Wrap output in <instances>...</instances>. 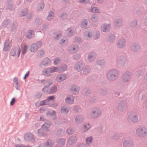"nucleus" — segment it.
I'll list each match as a JSON object with an SVG mask.
<instances>
[{
  "label": "nucleus",
  "mask_w": 147,
  "mask_h": 147,
  "mask_svg": "<svg viewBox=\"0 0 147 147\" xmlns=\"http://www.w3.org/2000/svg\"><path fill=\"white\" fill-rule=\"evenodd\" d=\"M50 123L49 122L44 124L42 125V128L38 131V135L39 136H44V134L42 133V132H45L47 131V129L50 127Z\"/></svg>",
  "instance_id": "nucleus-1"
},
{
  "label": "nucleus",
  "mask_w": 147,
  "mask_h": 147,
  "mask_svg": "<svg viewBox=\"0 0 147 147\" xmlns=\"http://www.w3.org/2000/svg\"><path fill=\"white\" fill-rule=\"evenodd\" d=\"M137 134L141 136H145L147 135V129L145 127H140L136 130Z\"/></svg>",
  "instance_id": "nucleus-2"
},
{
  "label": "nucleus",
  "mask_w": 147,
  "mask_h": 147,
  "mask_svg": "<svg viewBox=\"0 0 147 147\" xmlns=\"http://www.w3.org/2000/svg\"><path fill=\"white\" fill-rule=\"evenodd\" d=\"M20 49L19 47L14 48L11 51L10 54L11 55L13 56H16L18 58L20 53Z\"/></svg>",
  "instance_id": "nucleus-3"
},
{
  "label": "nucleus",
  "mask_w": 147,
  "mask_h": 147,
  "mask_svg": "<svg viewBox=\"0 0 147 147\" xmlns=\"http://www.w3.org/2000/svg\"><path fill=\"white\" fill-rule=\"evenodd\" d=\"M42 45V43L41 42H37L36 44H32L31 47L30 51L31 52H34L36 51L38 47H41Z\"/></svg>",
  "instance_id": "nucleus-4"
},
{
  "label": "nucleus",
  "mask_w": 147,
  "mask_h": 147,
  "mask_svg": "<svg viewBox=\"0 0 147 147\" xmlns=\"http://www.w3.org/2000/svg\"><path fill=\"white\" fill-rule=\"evenodd\" d=\"M47 89V87L46 86H45L42 89V92L46 94L53 93L56 92L57 90V88L56 86L52 87L49 90V91H45V89Z\"/></svg>",
  "instance_id": "nucleus-5"
},
{
  "label": "nucleus",
  "mask_w": 147,
  "mask_h": 147,
  "mask_svg": "<svg viewBox=\"0 0 147 147\" xmlns=\"http://www.w3.org/2000/svg\"><path fill=\"white\" fill-rule=\"evenodd\" d=\"M100 113L101 112L100 110L96 109L92 110L90 114L92 117H96L99 115Z\"/></svg>",
  "instance_id": "nucleus-6"
},
{
  "label": "nucleus",
  "mask_w": 147,
  "mask_h": 147,
  "mask_svg": "<svg viewBox=\"0 0 147 147\" xmlns=\"http://www.w3.org/2000/svg\"><path fill=\"white\" fill-rule=\"evenodd\" d=\"M117 74L116 71H111L108 74V78L110 80H113L116 78Z\"/></svg>",
  "instance_id": "nucleus-7"
},
{
  "label": "nucleus",
  "mask_w": 147,
  "mask_h": 147,
  "mask_svg": "<svg viewBox=\"0 0 147 147\" xmlns=\"http://www.w3.org/2000/svg\"><path fill=\"white\" fill-rule=\"evenodd\" d=\"M129 118L130 120L133 122H135L138 120V117L134 113H131L129 115Z\"/></svg>",
  "instance_id": "nucleus-8"
},
{
  "label": "nucleus",
  "mask_w": 147,
  "mask_h": 147,
  "mask_svg": "<svg viewBox=\"0 0 147 147\" xmlns=\"http://www.w3.org/2000/svg\"><path fill=\"white\" fill-rule=\"evenodd\" d=\"M66 78V76L65 74H61L58 75L56 78V80L58 82H61L65 80Z\"/></svg>",
  "instance_id": "nucleus-9"
},
{
  "label": "nucleus",
  "mask_w": 147,
  "mask_h": 147,
  "mask_svg": "<svg viewBox=\"0 0 147 147\" xmlns=\"http://www.w3.org/2000/svg\"><path fill=\"white\" fill-rule=\"evenodd\" d=\"M74 97L72 96H67L65 99V102L67 103L71 104L73 103L74 101Z\"/></svg>",
  "instance_id": "nucleus-10"
},
{
  "label": "nucleus",
  "mask_w": 147,
  "mask_h": 147,
  "mask_svg": "<svg viewBox=\"0 0 147 147\" xmlns=\"http://www.w3.org/2000/svg\"><path fill=\"white\" fill-rule=\"evenodd\" d=\"M131 73L129 72H127L123 76V81L125 82L130 80Z\"/></svg>",
  "instance_id": "nucleus-11"
},
{
  "label": "nucleus",
  "mask_w": 147,
  "mask_h": 147,
  "mask_svg": "<svg viewBox=\"0 0 147 147\" xmlns=\"http://www.w3.org/2000/svg\"><path fill=\"white\" fill-rule=\"evenodd\" d=\"M11 46V43L8 40L6 41L4 47V50L5 51H6L9 50Z\"/></svg>",
  "instance_id": "nucleus-12"
},
{
  "label": "nucleus",
  "mask_w": 147,
  "mask_h": 147,
  "mask_svg": "<svg viewBox=\"0 0 147 147\" xmlns=\"http://www.w3.org/2000/svg\"><path fill=\"white\" fill-rule=\"evenodd\" d=\"M25 137V139L27 140L33 141H34V136L31 134H26Z\"/></svg>",
  "instance_id": "nucleus-13"
},
{
  "label": "nucleus",
  "mask_w": 147,
  "mask_h": 147,
  "mask_svg": "<svg viewBox=\"0 0 147 147\" xmlns=\"http://www.w3.org/2000/svg\"><path fill=\"white\" fill-rule=\"evenodd\" d=\"M102 30L104 32H106L108 31L110 28V25L109 24L103 25L102 27Z\"/></svg>",
  "instance_id": "nucleus-14"
},
{
  "label": "nucleus",
  "mask_w": 147,
  "mask_h": 147,
  "mask_svg": "<svg viewBox=\"0 0 147 147\" xmlns=\"http://www.w3.org/2000/svg\"><path fill=\"white\" fill-rule=\"evenodd\" d=\"M41 83L45 85V86H49L52 84V82L51 80H43L41 81Z\"/></svg>",
  "instance_id": "nucleus-15"
},
{
  "label": "nucleus",
  "mask_w": 147,
  "mask_h": 147,
  "mask_svg": "<svg viewBox=\"0 0 147 147\" xmlns=\"http://www.w3.org/2000/svg\"><path fill=\"white\" fill-rule=\"evenodd\" d=\"M69 111V108L65 106L63 107L61 109V112L63 114H67Z\"/></svg>",
  "instance_id": "nucleus-16"
},
{
  "label": "nucleus",
  "mask_w": 147,
  "mask_h": 147,
  "mask_svg": "<svg viewBox=\"0 0 147 147\" xmlns=\"http://www.w3.org/2000/svg\"><path fill=\"white\" fill-rule=\"evenodd\" d=\"M131 144V142L130 140H127L123 143V146L124 147H130Z\"/></svg>",
  "instance_id": "nucleus-17"
},
{
  "label": "nucleus",
  "mask_w": 147,
  "mask_h": 147,
  "mask_svg": "<svg viewBox=\"0 0 147 147\" xmlns=\"http://www.w3.org/2000/svg\"><path fill=\"white\" fill-rule=\"evenodd\" d=\"M51 73V68H48L45 69L43 72V74L46 76H49Z\"/></svg>",
  "instance_id": "nucleus-18"
},
{
  "label": "nucleus",
  "mask_w": 147,
  "mask_h": 147,
  "mask_svg": "<svg viewBox=\"0 0 147 147\" xmlns=\"http://www.w3.org/2000/svg\"><path fill=\"white\" fill-rule=\"evenodd\" d=\"M21 48L22 49V53L24 55L28 47L25 45H22Z\"/></svg>",
  "instance_id": "nucleus-19"
},
{
  "label": "nucleus",
  "mask_w": 147,
  "mask_h": 147,
  "mask_svg": "<svg viewBox=\"0 0 147 147\" xmlns=\"http://www.w3.org/2000/svg\"><path fill=\"white\" fill-rule=\"evenodd\" d=\"M34 31L33 30H30L27 33L26 36L27 38H31L33 35Z\"/></svg>",
  "instance_id": "nucleus-20"
},
{
  "label": "nucleus",
  "mask_w": 147,
  "mask_h": 147,
  "mask_svg": "<svg viewBox=\"0 0 147 147\" xmlns=\"http://www.w3.org/2000/svg\"><path fill=\"white\" fill-rule=\"evenodd\" d=\"M83 117L81 116H78L76 119V121L77 123H79L82 121L83 120Z\"/></svg>",
  "instance_id": "nucleus-21"
},
{
  "label": "nucleus",
  "mask_w": 147,
  "mask_h": 147,
  "mask_svg": "<svg viewBox=\"0 0 147 147\" xmlns=\"http://www.w3.org/2000/svg\"><path fill=\"white\" fill-rule=\"evenodd\" d=\"M71 90L72 93L74 94H76L79 91L78 89L74 86L71 87Z\"/></svg>",
  "instance_id": "nucleus-22"
},
{
  "label": "nucleus",
  "mask_w": 147,
  "mask_h": 147,
  "mask_svg": "<svg viewBox=\"0 0 147 147\" xmlns=\"http://www.w3.org/2000/svg\"><path fill=\"white\" fill-rule=\"evenodd\" d=\"M85 34L86 38L87 39L90 38L92 36V33L88 32H86Z\"/></svg>",
  "instance_id": "nucleus-23"
},
{
  "label": "nucleus",
  "mask_w": 147,
  "mask_h": 147,
  "mask_svg": "<svg viewBox=\"0 0 147 147\" xmlns=\"http://www.w3.org/2000/svg\"><path fill=\"white\" fill-rule=\"evenodd\" d=\"M76 140V138L75 137H71L68 140V142L69 144H71L74 143Z\"/></svg>",
  "instance_id": "nucleus-24"
},
{
  "label": "nucleus",
  "mask_w": 147,
  "mask_h": 147,
  "mask_svg": "<svg viewBox=\"0 0 147 147\" xmlns=\"http://www.w3.org/2000/svg\"><path fill=\"white\" fill-rule=\"evenodd\" d=\"M53 142L51 140H48L46 143V145L47 147H51L53 145Z\"/></svg>",
  "instance_id": "nucleus-25"
},
{
  "label": "nucleus",
  "mask_w": 147,
  "mask_h": 147,
  "mask_svg": "<svg viewBox=\"0 0 147 147\" xmlns=\"http://www.w3.org/2000/svg\"><path fill=\"white\" fill-rule=\"evenodd\" d=\"M50 62L51 61L49 59L46 58L43 60V64L44 65H46L50 63Z\"/></svg>",
  "instance_id": "nucleus-26"
},
{
  "label": "nucleus",
  "mask_w": 147,
  "mask_h": 147,
  "mask_svg": "<svg viewBox=\"0 0 147 147\" xmlns=\"http://www.w3.org/2000/svg\"><path fill=\"white\" fill-rule=\"evenodd\" d=\"M53 17V13L52 11L49 12V15L47 17V19L49 20L52 19Z\"/></svg>",
  "instance_id": "nucleus-27"
},
{
  "label": "nucleus",
  "mask_w": 147,
  "mask_h": 147,
  "mask_svg": "<svg viewBox=\"0 0 147 147\" xmlns=\"http://www.w3.org/2000/svg\"><path fill=\"white\" fill-rule=\"evenodd\" d=\"M55 112L54 111H48L46 113L47 116H52L55 115Z\"/></svg>",
  "instance_id": "nucleus-28"
},
{
  "label": "nucleus",
  "mask_w": 147,
  "mask_h": 147,
  "mask_svg": "<svg viewBox=\"0 0 147 147\" xmlns=\"http://www.w3.org/2000/svg\"><path fill=\"white\" fill-rule=\"evenodd\" d=\"M91 20L93 22H95L97 21V17L96 15L94 14L92 16L91 18Z\"/></svg>",
  "instance_id": "nucleus-29"
},
{
  "label": "nucleus",
  "mask_w": 147,
  "mask_h": 147,
  "mask_svg": "<svg viewBox=\"0 0 147 147\" xmlns=\"http://www.w3.org/2000/svg\"><path fill=\"white\" fill-rule=\"evenodd\" d=\"M90 11L93 12L98 13L99 10L98 8L95 7L91 8L90 9Z\"/></svg>",
  "instance_id": "nucleus-30"
},
{
  "label": "nucleus",
  "mask_w": 147,
  "mask_h": 147,
  "mask_svg": "<svg viewBox=\"0 0 147 147\" xmlns=\"http://www.w3.org/2000/svg\"><path fill=\"white\" fill-rule=\"evenodd\" d=\"M84 130L86 131L90 128V126L89 124H86L84 125Z\"/></svg>",
  "instance_id": "nucleus-31"
},
{
  "label": "nucleus",
  "mask_w": 147,
  "mask_h": 147,
  "mask_svg": "<svg viewBox=\"0 0 147 147\" xmlns=\"http://www.w3.org/2000/svg\"><path fill=\"white\" fill-rule=\"evenodd\" d=\"M92 140V138L91 137H89L86 139V142L87 144H89L91 143Z\"/></svg>",
  "instance_id": "nucleus-32"
},
{
  "label": "nucleus",
  "mask_w": 147,
  "mask_h": 147,
  "mask_svg": "<svg viewBox=\"0 0 147 147\" xmlns=\"http://www.w3.org/2000/svg\"><path fill=\"white\" fill-rule=\"evenodd\" d=\"M51 73L57 71L58 70V68L57 67H55L53 68H51Z\"/></svg>",
  "instance_id": "nucleus-33"
},
{
  "label": "nucleus",
  "mask_w": 147,
  "mask_h": 147,
  "mask_svg": "<svg viewBox=\"0 0 147 147\" xmlns=\"http://www.w3.org/2000/svg\"><path fill=\"white\" fill-rule=\"evenodd\" d=\"M87 24V20H85L83 21L82 22V27L84 28H86V26Z\"/></svg>",
  "instance_id": "nucleus-34"
},
{
  "label": "nucleus",
  "mask_w": 147,
  "mask_h": 147,
  "mask_svg": "<svg viewBox=\"0 0 147 147\" xmlns=\"http://www.w3.org/2000/svg\"><path fill=\"white\" fill-rule=\"evenodd\" d=\"M79 47L78 46H76L75 48H73L72 51V53H74L77 52L78 50Z\"/></svg>",
  "instance_id": "nucleus-35"
},
{
  "label": "nucleus",
  "mask_w": 147,
  "mask_h": 147,
  "mask_svg": "<svg viewBox=\"0 0 147 147\" xmlns=\"http://www.w3.org/2000/svg\"><path fill=\"white\" fill-rule=\"evenodd\" d=\"M74 133V131L71 129H68L67 130V134L70 135Z\"/></svg>",
  "instance_id": "nucleus-36"
},
{
  "label": "nucleus",
  "mask_w": 147,
  "mask_h": 147,
  "mask_svg": "<svg viewBox=\"0 0 147 147\" xmlns=\"http://www.w3.org/2000/svg\"><path fill=\"white\" fill-rule=\"evenodd\" d=\"M54 62L55 64L57 65L59 63L60 60L59 59L57 58L54 59Z\"/></svg>",
  "instance_id": "nucleus-37"
},
{
  "label": "nucleus",
  "mask_w": 147,
  "mask_h": 147,
  "mask_svg": "<svg viewBox=\"0 0 147 147\" xmlns=\"http://www.w3.org/2000/svg\"><path fill=\"white\" fill-rule=\"evenodd\" d=\"M48 102V100H45L40 102V105H42L46 104Z\"/></svg>",
  "instance_id": "nucleus-38"
},
{
  "label": "nucleus",
  "mask_w": 147,
  "mask_h": 147,
  "mask_svg": "<svg viewBox=\"0 0 147 147\" xmlns=\"http://www.w3.org/2000/svg\"><path fill=\"white\" fill-rule=\"evenodd\" d=\"M59 144L61 145H63L65 143V140L63 139L59 140Z\"/></svg>",
  "instance_id": "nucleus-39"
},
{
  "label": "nucleus",
  "mask_w": 147,
  "mask_h": 147,
  "mask_svg": "<svg viewBox=\"0 0 147 147\" xmlns=\"http://www.w3.org/2000/svg\"><path fill=\"white\" fill-rule=\"evenodd\" d=\"M67 32L68 33V35L69 36H70L72 35V31L70 29H68L67 30Z\"/></svg>",
  "instance_id": "nucleus-40"
},
{
  "label": "nucleus",
  "mask_w": 147,
  "mask_h": 147,
  "mask_svg": "<svg viewBox=\"0 0 147 147\" xmlns=\"http://www.w3.org/2000/svg\"><path fill=\"white\" fill-rule=\"evenodd\" d=\"M15 102V98H13L11 100V101L10 103V105L11 106H13V105Z\"/></svg>",
  "instance_id": "nucleus-41"
},
{
  "label": "nucleus",
  "mask_w": 147,
  "mask_h": 147,
  "mask_svg": "<svg viewBox=\"0 0 147 147\" xmlns=\"http://www.w3.org/2000/svg\"><path fill=\"white\" fill-rule=\"evenodd\" d=\"M55 97L54 96H50L49 97L47 100H48V102L49 100H53L55 99Z\"/></svg>",
  "instance_id": "nucleus-42"
},
{
  "label": "nucleus",
  "mask_w": 147,
  "mask_h": 147,
  "mask_svg": "<svg viewBox=\"0 0 147 147\" xmlns=\"http://www.w3.org/2000/svg\"><path fill=\"white\" fill-rule=\"evenodd\" d=\"M100 35L99 34H97L96 35L94 36V39H96L100 37Z\"/></svg>",
  "instance_id": "nucleus-43"
},
{
  "label": "nucleus",
  "mask_w": 147,
  "mask_h": 147,
  "mask_svg": "<svg viewBox=\"0 0 147 147\" xmlns=\"http://www.w3.org/2000/svg\"><path fill=\"white\" fill-rule=\"evenodd\" d=\"M66 68V66H65L63 68L62 67H61V68L60 69V70L61 71H64L65 70V69Z\"/></svg>",
  "instance_id": "nucleus-44"
},
{
  "label": "nucleus",
  "mask_w": 147,
  "mask_h": 147,
  "mask_svg": "<svg viewBox=\"0 0 147 147\" xmlns=\"http://www.w3.org/2000/svg\"><path fill=\"white\" fill-rule=\"evenodd\" d=\"M29 75V72L28 71L26 74L25 75L24 77V78L25 79L27 77H28Z\"/></svg>",
  "instance_id": "nucleus-45"
},
{
  "label": "nucleus",
  "mask_w": 147,
  "mask_h": 147,
  "mask_svg": "<svg viewBox=\"0 0 147 147\" xmlns=\"http://www.w3.org/2000/svg\"><path fill=\"white\" fill-rule=\"evenodd\" d=\"M16 147H25V146L22 144H17L16 145Z\"/></svg>",
  "instance_id": "nucleus-46"
},
{
  "label": "nucleus",
  "mask_w": 147,
  "mask_h": 147,
  "mask_svg": "<svg viewBox=\"0 0 147 147\" xmlns=\"http://www.w3.org/2000/svg\"><path fill=\"white\" fill-rule=\"evenodd\" d=\"M98 63L99 64L101 65V64L104 63V61L102 60L101 61H98Z\"/></svg>",
  "instance_id": "nucleus-47"
},
{
  "label": "nucleus",
  "mask_w": 147,
  "mask_h": 147,
  "mask_svg": "<svg viewBox=\"0 0 147 147\" xmlns=\"http://www.w3.org/2000/svg\"><path fill=\"white\" fill-rule=\"evenodd\" d=\"M78 147H86V146L85 144H83L79 145Z\"/></svg>",
  "instance_id": "nucleus-48"
},
{
  "label": "nucleus",
  "mask_w": 147,
  "mask_h": 147,
  "mask_svg": "<svg viewBox=\"0 0 147 147\" xmlns=\"http://www.w3.org/2000/svg\"><path fill=\"white\" fill-rule=\"evenodd\" d=\"M79 2L80 3H84L86 1V0H80Z\"/></svg>",
  "instance_id": "nucleus-49"
},
{
  "label": "nucleus",
  "mask_w": 147,
  "mask_h": 147,
  "mask_svg": "<svg viewBox=\"0 0 147 147\" xmlns=\"http://www.w3.org/2000/svg\"><path fill=\"white\" fill-rule=\"evenodd\" d=\"M133 24L134 25H132V26H136L137 25V23L136 22H134L133 23Z\"/></svg>",
  "instance_id": "nucleus-50"
},
{
  "label": "nucleus",
  "mask_w": 147,
  "mask_h": 147,
  "mask_svg": "<svg viewBox=\"0 0 147 147\" xmlns=\"http://www.w3.org/2000/svg\"><path fill=\"white\" fill-rule=\"evenodd\" d=\"M44 111V109H43V108H41L40 109V112L41 113H42V111Z\"/></svg>",
  "instance_id": "nucleus-51"
},
{
  "label": "nucleus",
  "mask_w": 147,
  "mask_h": 147,
  "mask_svg": "<svg viewBox=\"0 0 147 147\" xmlns=\"http://www.w3.org/2000/svg\"><path fill=\"white\" fill-rule=\"evenodd\" d=\"M41 7H40V9H42V8H43L44 6L43 3H41Z\"/></svg>",
  "instance_id": "nucleus-52"
},
{
  "label": "nucleus",
  "mask_w": 147,
  "mask_h": 147,
  "mask_svg": "<svg viewBox=\"0 0 147 147\" xmlns=\"http://www.w3.org/2000/svg\"><path fill=\"white\" fill-rule=\"evenodd\" d=\"M15 81H14V82L16 83V84H18V82H17V79L16 78H15Z\"/></svg>",
  "instance_id": "nucleus-53"
},
{
  "label": "nucleus",
  "mask_w": 147,
  "mask_h": 147,
  "mask_svg": "<svg viewBox=\"0 0 147 147\" xmlns=\"http://www.w3.org/2000/svg\"><path fill=\"white\" fill-rule=\"evenodd\" d=\"M92 57V56H91V55H89V56H88V58H89V60L90 61H91V60L90 59V58L91 57Z\"/></svg>",
  "instance_id": "nucleus-54"
},
{
  "label": "nucleus",
  "mask_w": 147,
  "mask_h": 147,
  "mask_svg": "<svg viewBox=\"0 0 147 147\" xmlns=\"http://www.w3.org/2000/svg\"><path fill=\"white\" fill-rule=\"evenodd\" d=\"M61 36V34H59L58 35H57V38H56V39H58V38H57V37H58V36Z\"/></svg>",
  "instance_id": "nucleus-55"
},
{
  "label": "nucleus",
  "mask_w": 147,
  "mask_h": 147,
  "mask_svg": "<svg viewBox=\"0 0 147 147\" xmlns=\"http://www.w3.org/2000/svg\"><path fill=\"white\" fill-rule=\"evenodd\" d=\"M47 89H45V90L46 91H49V90H48V88L47 86Z\"/></svg>",
  "instance_id": "nucleus-56"
},
{
  "label": "nucleus",
  "mask_w": 147,
  "mask_h": 147,
  "mask_svg": "<svg viewBox=\"0 0 147 147\" xmlns=\"http://www.w3.org/2000/svg\"><path fill=\"white\" fill-rule=\"evenodd\" d=\"M64 41H63V40H61V44H62V43H64Z\"/></svg>",
  "instance_id": "nucleus-57"
},
{
  "label": "nucleus",
  "mask_w": 147,
  "mask_h": 147,
  "mask_svg": "<svg viewBox=\"0 0 147 147\" xmlns=\"http://www.w3.org/2000/svg\"><path fill=\"white\" fill-rule=\"evenodd\" d=\"M118 22H117L115 24V25L116 26H118V25L117 24V23H118Z\"/></svg>",
  "instance_id": "nucleus-58"
},
{
  "label": "nucleus",
  "mask_w": 147,
  "mask_h": 147,
  "mask_svg": "<svg viewBox=\"0 0 147 147\" xmlns=\"http://www.w3.org/2000/svg\"><path fill=\"white\" fill-rule=\"evenodd\" d=\"M134 46H133L132 47V49H133V50H136L134 49Z\"/></svg>",
  "instance_id": "nucleus-59"
},
{
  "label": "nucleus",
  "mask_w": 147,
  "mask_h": 147,
  "mask_svg": "<svg viewBox=\"0 0 147 147\" xmlns=\"http://www.w3.org/2000/svg\"><path fill=\"white\" fill-rule=\"evenodd\" d=\"M98 3H101V2L99 0H98Z\"/></svg>",
  "instance_id": "nucleus-60"
},
{
  "label": "nucleus",
  "mask_w": 147,
  "mask_h": 147,
  "mask_svg": "<svg viewBox=\"0 0 147 147\" xmlns=\"http://www.w3.org/2000/svg\"><path fill=\"white\" fill-rule=\"evenodd\" d=\"M41 52L42 53H44V51H41Z\"/></svg>",
  "instance_id": "nucleus-61"
},
{
  "label": "nucleus",
  "mask_w": 147,
  "mask_h": 147,
  "mask_svg": "<svg viewBox=\"0 0 147 147\" xmlns=\"http://www.w3.org/2000/svg\"><path fill=\"white\" fill-rule=\"evenodd\" d=\"M125 43L124 42H123V43L122 46H123L125 45Z\"/></svg>",
  "instance_id": "nucleus-62"
},
{
  "label": "nucleus",
  "mask_w": 147,
  "mask_h": 147,
  "mask_svg": "<svg viewBox=\"0 0 147 147\" xmlns=\"http://www.w3.org/2000/svg\"><path fill=\"white\" fill-rule=\"evenodd\" d=\"M25 15H24V14H21V16H24Z\"/></svg>",
  "instance_id": "nucleus-63"
},
{
  "label": "nucleus",
  "mask_w": 147,
  "mask_h": 147,
  "mask_svg": "<svg viewBox=\"0 0 147 147\" xmlns=\"http://www.w3.org/2000/svg\"><path fill=\"white\" fill-rule=\"evenodd\" d=\"M40 97H40L41 96V94H40Z\"/></svg>",
  "instance_id": "nucleus-64"
}]
</instances>
